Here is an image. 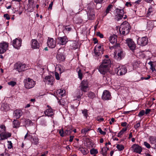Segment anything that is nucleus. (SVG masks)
Segmentation results:
<instances>
[{"instance_id":"nucleus-20","label":"nucleus","mask_w":156,"mask_h":156,"mask_svg":"<svg viewBox=\"0 0 156 156\" xmlns=\"http://www.w3.org/2000/svg\"><path fill=\"white\" fill-rule=\"evenodd\" d=\"M11 134L9 133L4 132L0 134V140H3L7 139L11 136Z\"/></svg>"},{"instance_id":"nucleus-52","label":"nucleus","mask_w":156,"mask_h":156,"mask_svg":"<svg viewBox=\"0 0 156 156\" xmlns=\"http://www.w3.org/2000/svg\"><path fill=\"white\" fill-rule=\"evenodd\" d=\"M144 145L147 148L149 149L151 148V146L150 144L146 142H144Z\"/></svg>"},{"instance_id":"nucleus-57","label":"nucleus","mask_w":156,"mask_h":156,"mask_svg":"<svg viewBox=\"0 0 156 156\" xmlns=\"http://www.w3.org/2000/svg\"><path fill=\"white\" fill-rule=\"evenodd\" d=\"M4 17L6 18V20H9L10 19L9 15L8 14H5L4 15Z\"/></svg>"},{"instance_id":"nucleus-6","label":"nucleus","mask_w":156,"mask_h":156,"mask_svg":"<svg viewBox=\"0 0 156 156\" xmlns=\"http://www.w3.org/2000/svg\"><path fill=\"white\" fill-rule=\"evenodd\" d=\"M15 68L19 72H22L26 69V66L25 64L18 62L15 64Z\"/></svg>"},{"instance_id":"nucleus-63","label":"nucleus","mask_w":156,"mask_h":156,"mask_svg":"<svg viewBox=\"0 0 156 156\" xmlns=\"http://www.w3.org/2000/svg\"><path fill=\"white\" fill-rule=\"evenodd\" d=\"M151 111V109H147L146 110L145 112V113L146 114H147L150 113V112Z\"/></svg>"},{"instance_id":"nucleus-24","label":"nucleus","mask_w":156,"mask_h":156,"mask_svg":"<svg viewBox=\"0 0 156 156\" xmlns=\"http://www.w3.org/2000/svg\"><path fill=\"white\" fill-rule=\"evenodd\" d=\"M70 48L71 49H76L78 48V45L76 41H73L71 42L70 44Z\"/></svg>"},{"instance_id":"nucleus-33","label":"nucleus","mask_w":156,"mask_h":156,"mask_svg":"<svg viewBox=\"0 0 156 156\" xmlns=\"http://www.w3.org/2000/svg\"><path fill=\"white\" fill-rule=\"evenodd\" d=\"M153 25V23L151 21H149L147 22V27L149 30L152 28Z\"/></svg>"},{"instance_id":"nucleus-9","label":"nucleus","mask_w":156,"mask_h":156,"mask_svg":"<svg viewBox=\"0 0 156 156\" xmlns=\"http://www.w3.org/2000/svg\"><path fill=\"white\" fill-rule=\"evenodd\" d=\"M8 43L3 42L0 44V54H2L5 52L8 49Z\"/></svg>"},{"instance_id":"nucleus-56","label":"nucleus","mask_w":156,"mask_h":156,"mask_svg":"<svg viewBox=\"0 0 156 156\" xmlns=\"http://www.w3.org/2000/svg\"><path fill=\"white\" fill-rule=\"evenodd\" d=\"M96 120L100 122H101L104 120V119L98 116L96 118Z\"/></svg>"},{"instance_id":"nucleus-8","label":"nucleus","mask_w":156,"mask_h":156,"mask_svg":"<svg viewBox=\"0 0 156 156\" xmlns=\"http://www.w3.org/2000/svg\"><path fill=\"white\" fill-rule=\"evenodd\" d=\"M148 43L147 39L146 37H139L137 40L138 44L141 46H144L146 45Z\"/></svg>"},{"instance_id":"nucleus-12","label":"nucleus","mask_w":156,"mask_h":156,"mask_svg":"<svg viewBox=\"0 0 156 156\" xmlns=\"http://www.w3.org/2000/svg\"><path fill=\"white\" fill-rule=\"evenodd\" d=\"M47 44L49 47L53 48H55L56 46V42L53 38L48 37Z\"/></svg>"},{"instance_id":"nucleus-19","label":"nucleus","mask_w":156,"mask_h":156,"mask_svg":"<svg viewBox=\"0 0 156 156\" xmlns=\"http://www.w3.org/2000/svg\"><path fill=\"white\" fill-rule=\"evenodd\" d=\"M111 64V62L110 59L108 58H106L103 60L101 65L109 69Z\"/></svg>"},{"instance_id":"nucleus-16","label":"nucleus","mask_w":156,"mask_h":156,"mask_svg":"<svg viewBox=\"0 0 156 156\" xmlns=\"http://www.w3.org/2000/svg\"><path fill=\"white\" fill-rule=\"evenodd\" d=\"M109 68L100 65L98 68V70L101 73L105 75L109 70Z\"/></svg>"},{"instance_id":"nucleus-46","label":"nucleus","mask_w":156,"mask_h":156,"mask_svg":"<svg viewBox=\"0 0 156 156\" xmlns=\"http://www.w3.org/2000/svg\"><path fill=\"white\" fill-rule=\"evenodd\" d=\"M58 132L61 136L62 137H63L64 136V131L63 128L59 130Z\"/></svg>"},{"instance_id":"nucleus-36","label":"nucleus","mask_w":156,"mask_h":156,"mask_svg":"<svg viewBox=\"0 0 156 156\" xmlns=\"http://www.w3.org/2000/svg\"><path fill=\"white\" fill-rule=\"evenodd\" d=\"M13 127L16 128L20 125L18 121L16 120H14L13 122Z\"/></svg>"},{"instance_id":"nucleus-18","label":"nucleus","mask_w":156,"mask_h":156,"mask_svg":"<svg viewBox=\"0 0 156 156\" xmlns=\"http://www.w3.org/2000/svg\"><path fill=\"white\" fill-rule=\"evenodd\" d=\"M45 82L48 83V84L52 85L54 80L53 77L51 76H46L44 78Z\"/></svg>"},{"instance_id":"nucleus-54","label":"nucleus","mask_w":156,"mask_h":156,"mask_svg":"<svg viewBox=\"0 0 156 156\" xmlns=\"http://www.w3.org/2000/svg\"><path fill=\"white\" fill-rule=\"evenodd\" d=\"M96 35L99 37L101 38H102L104 36L103 34L100 33V32H98L97 33Z\"/></svg>"},{"instance_id":"nucleus-50","label":"nucleus","mask_w":156,"mask_h":156,"mask_svg":"<svg viewBox=\"0 0 156 156\" xmlns=\"http://www.w3.org/2000/svg\"><path fill=\"white\" fill-rule=\"evenodd\" d=\"M78 74L79 78L80 79L82 80V73H81V71L80 69H79L78 72Z\"/></svg>"},{"instance_id":"nucleus-14","label":"nucleus","mask_w":156,"mask_h":156,"mask_svg":"<svg viewBox=\"0 0 156 156\" xmlns=\"http://www.w3.org/2000/svg\"><path fill=\"white\" fill-rule=\"evenodd\" d=\"M111 95L110 93L108 90H105L102 96V99L104 100L111 99Z\"/></svg>"},{"instance_id":"nucleus-31","label":"nucleus","mask_w":156,"mask_h":156,"mask_svg":"<svg viewBox=\"0 0 156 156\" xmlns=\"http://www.w3.org/2000/svg\"><path fill=\"white\" fill-rule=\"evenodd\" d=\"M2 110L7 111L9 109L10 107L9 105L7 104H3L2 105Z\"/></svg>"},{"instance_id":"nucleus-2","label":"nucleus","mask_w":156,"mask_h":156,"mask_svg":"<svg viewBox=\"0 0 156 156\" xmlns=\"http://www.w3.org/2000/svg\"><path fill=\"white\" fill-rule=\"evenodd\" d=\"M79 87L82 91L81 92L80 90H79V95L77 96V99L80 98L83 95L82 92H86L88 90V85L87 81V80H83L81 83Z\"/></svg>"},{"instance_id":"nucleus-11","label":"nucleus","mask_w":156,"mask_h":156,"mask_svg":"<svg viewBox=\"0 0 156 156\" xmlns=\"http://www.w3.org/2000/svg\"><path fill=\"white\" fill-rule=\"evenodd\" d=\"M117 40V36L115 35H113L110 36L109 38V41L112 44H115L114 45L111 47L112 48H114L117 47L116 44Z\"/></svg>"},{"instance_id":"nucleus-49","label":"nucleus","mask_w":156,"mask_h":156,"mask_svg":"<svg viewBox=\"0 0 156 156\" xmlns=\"http://www.w3.org/2000/svg\"><path fill=\"white\" fill-rule=\"evenodd\" d=\"M8 84L9 85H11L12 87L14 86L16 84V82L13 81H11L8 82Z\"/></svg>"},{"instance_id":"nucleus-51","label":"nucleus","mask_w":156,"mask_h":156,"mask_svg":"<svg viewBox=\"0 0 156 156\" xmlns=\"http://www.w3.org/2000/svg\"><path fill=\"white\" fill-rule=\"evenodd\" d=\"M72 131H70V130L67 129L66 131L64 132V136L66 135H69V134H70V133H71Z\"/></svg>"},{"instance_id":"nucleus-60","label":"nucleus","mask_w":156,"mask_h":156,"mask_svg":"<svg viewBox=\"0 0 156 156\" xmlns=\"http://www.w3.org/2000/svg\"><path fill=\"white\" fill-rule=\"evenodd\" d=\"M101 153L103 155H105L106 154V151H104L103 148H102L101 151Z\"/></svg>"},{"instance_id":"nucleus-37","label":"nucleus","mask_w":156,"mask_h":156,"mask_svg":"<svg viewBox=\"0 0 156 156\" xmlns=\"http://www.w3.org/2000/svg\"><path fill=\"white\" fill-rule=\"evenodd\" d=\"M29 7L33 9L35 7V5L32 0H28Z\"/></svg>"},{"instance_id":"nucleus-21","label":"nucleus","mask_w":156,"mask_h":156,"mask_svg":"<svg viewBox=\"0 0 156 156\" xmlns=\"http://www.w3.org/2000/svg\"><path fill=\"white\" fill-rule=\"evenodd\" d=\"M58 43L61 45H64L67 42V39L66 37H59L58 38Z\"/></svg>"},{"instance_id":"nucleus-13","label":"nucleus","mask_w":156,"mask_h":156,"mask_svg":"<svg viewBox=\"0 0 156 156\" xmlns=\"http://www.w3.org/2000/svg\"><path fill=\"white\" fill-rule=\"evenodd\" d=\"M22 41L21 39L16 38L13 41L12 45L16 49H19L21 46Z\"/></svg>"},{"instance_id":"nucleus-43","label":"nucleus","mask_w":156,"mask_h":156,"mask_svg":"<svg viewBox=\"0 0 156 156\" xmlns=\"http://www.w3.org/2000/svg\"><path fill=\"white\" fill-rule=\"evenodd\" d=\"M90 152L91 154H97L98 152L97 149L92 148L90 150Z\"/></svg>"},{"instance_id":"nucleus-28","label":"nucleus","mask_w":156,"mask_h":156,"mask_svg":"<svg viewBox=\"0 0 156 156\" xmlns=\"http://www.w3.org/2000/svg\"><path fill=\"white\" fill-rule=\"evenodd\" d=\"M149 140L150 141V143L151 144H155L156 145V137L154 136H150L149 137Z\"/></svg>"},{"instance_id":"nucleus-22","label":"nucleus","mask_w":156,"mask_h":156,"mask_svg":"<svg viewBox=\"0 0 156 156\" xmlns=\"http://www.w3.org/2000/svg\"><path fill=\"white\" fill-rule=\"evenodd\" d=\"M31 47L34 49L39 48L40 45L37 41L35 39H33L31 40Z\"/></svg>"},{"instance_id":"nucleus-61","label":"nucleus","mask_w":156,"mask_h":156,"mask_svg":"<svg viewBox=\"0 0 156 156\" xmlns=\"http://www.w3.org/2000/svg\"><path fill=\"white\" fill-rule=\"evenodd\" d=\"M53 4V2H51V3L49 4L48 9H52V6Z\"/></svg>"},{"instance_id":"nucleus-62","label":"nucleus","mask_w":156,"mask_h":156,"mask_svg":"<svg viewBox=\"0 0 156 156\" xmlns=\"http://www.w3.org/2000/svg\"><path fill=\"white\" fill-rule=\"evenodd\" d=\"M95 48H97V49L98 50H103L102 48V47L101 45H99L98 46H96Z\"/></svg>"},{"instance_id":"nucleus-53","label":"nucleus","mask_w":156,"mask_h":156,"mask_svg":"<svg viewBox=\"0 0 156 156\" xmlns=\"http://www.w3.org/2000/svg\"><path fill=\"white\" fill-rule=\"evenodd\" d=\"M55 78L57 80H59L60 79V77L59 76V74L57 72H55Z\"/></svg>"},{"instance_id":"nucleus-40","label":"nucleus","mask_w":156,"mask_h":156,"mask_svg":"<svg viewBox=\"0 0 156 156\" xmlns=\"http://www.w3.org/2000/svg\"><path fill=\"white\" fill-rule=\"evenodd\" d=\"M90 130V129L88 128H84L81 130V133L85 135L86 133Z\"/></svg>"},{"instance_id":"nucleus-48","label":"nucleus","mask_w":156,"mask_h":156,"mask_svg":"<svg viewBox=\"0 0 156 156\" xmlns=\"http://www.w3.org/2000/svg\"><path fill=\"white\" fill-rule=\"evenodd\" d=\"M145 114V111L144 110H142L138 114V116L141 117L144 115Z\"/></svg>"},{"instance_id":"nucleus-45","label":"nucleus","mask_w":156,"mask_h":156,"mask_svg":"<svg viewBox=\"0 0 156 156\" xmlns=\"http://www.w3.org/2000/svg\"><path fill=\"white\" fill-rule=\"evenodd\" d=\"M97 130L98 132L99 133L101 134L104 135L106 134V132H105L102 131L101 128H98Z\"/></svg>"},{"instance_id":"nucleus-64","label":"nucleus","mask_w":156,"mask_h":156,"mask_svg":"<svg viewBox=\"0 0 156 156\" xmlns=\"http://www.w3.org/2000/svg\"><path fill=\"white\" fill-rule=\"evenodd\" d=\"M123 133L122 132V131H120V132L118 133L117 136L118 137H120V136L123 134Z\"/></svg>"},{"instance_id":"nucleus-30","label":"nucleus","mask_w":156,"mask_h":156,"mask_svg":"<svg viewBox=\"0 0 156 156\" xmlns=\"http://www.w3.org/2000/svg\"><path fill=\"white\" fill-rule=\"evenodd\" d=\"M64 32L67 33H69L72 30V28L69 25L63 26V27Z\"/></svg>"},{"instance_id":"nucleus-41","label":"nucleus","mask_w":156,"mask_h":156,"mask_svg":"<svg viewBox=\"0 0 156 156\" xmlns=\"http://www.w3.org/2000/svg\"><path fill=\"white\" fill-rule=\"evenodd\" d=\"M88 97L90 98L93 99L95 97V95L93 92L90 91L88 93Z\"/></svg>"},{"instance_id":"nucleus-27","label":"nucleus","mask_w":156,"mask_h":156,"mask_svg":"<svg viewBox=\"0 0 156 156\" xmlns=\"http://www.w3.org/2000/svg\"><path fill=\"white\" fill-rule=\"evenodd\" d=\"M65 90H63L59 89L57 90V94L58 97H62L63 96Z\"/></svg>"},{"instance_id":"nucleus-29","label":"nucleus","mask_w":156,"mask_h":156,"mask_svg":"<svg viewBox=\"0 0 156 156\" xmlns=\"http://www.w3.org/2000/svg\"><path fill=\"white\" fill-rule=\"evenodd\" d=\"M148 64L150 65V69L152 70V72H154V71L156 72V70L155 69V67L156 64L153 63L152 61L150 62Z\"/></svg>"},{"instance_id":"nucleus-3","label":"nucleus","mask_w":156,"mask_h":156,"mask_svg":"<svg viewBox=\"0 0 156 156\" xmlns=\"http://www.w3.org/2000/svg\"><path fill=\"white\" fill-rule=\"evenodd\" d=\"M24 83L25 88L27 89L33 88L35 84V82L33 79L29 78L24 80Z\"/></svg>"},{"instance_id":"nucleus-32","label":"nucleus","mask_w":156,"mask_h":156,"mask_svg":"<svg viewBox=\"0 0 156 156\" xmlns=\"http://www.w3.org/2000/svg\"><path fill=\"white\" fill-rule=\"evenodd\" d=\"M78 150L81 151L83 155H85L88 152V151L87 149L84 148L83 147L79 148Z\"/></svg>"},{"instance_id":"nucleus-58","label":"nucleus","mask_w":156,"mask_h":156,"mask_svg":"<svg viewBox=\"0 0 156 156\" xmlns=\"http://www.w3.org/2000/svg\"><path fill=\"white\" fill-rule=\"evenodd\" d=\"M140 126V123L139 122L134 126V128L136 129Z\"/></svg>"},{"instance_id":"nucleus-5","label":"nucleus","mask_w":156,"mask_h":156,"mask_svg":"<svg viewBox=\"0 0 156 156\" xmlns=\"http://www.w3.org/2000/svg\"><path fill=\"white\" fill-rule=\"evenodd\" d=\"M126 43L127 44L129 49L133 51L135 50L136 45L132 39L127 38L126 40Z\"/></svg>"},{"instance_id":"nucleus-55","label":"nucleus","mask_w":156,"mask_h":156,"mask_svg":"<svg viewBox=\"0 0 156 156\" xmlns=\"http://www.w3.org/2000/svg\"><path fill=\"white\" fill-rule=\"evenodd\" d=\"M95 2L96 3L97 5L98 3H101L103 2V0H94Z\"/></svg>"},{"instance_id":"nucleus-17","label":"nucleus","mask_w":156,"mask_h":156,"mask_svg":"<svg viewBox=\"0 0 156 156\" xmlns=\"http://www.w3.org/2000/svg\"><path fill=\"white\" fill-rule=\"evenodd\" d=\"M93 9L89 10L87 12V15L88 19L90 20H93L95 18V15Z\"/></svg>"},{"instance_id":"nucleus-35","label":"nucleus","mask_w":156,"mask_h":156,"mask_svg":"<svg viewBox=\"0 0 156 156\" xmlns=\"http://www.w3.org/2000/svg\"><path fill=\"white\" fill-rule=\"evenodd\" d=\"M123 51H120L117 54V56H118V60H120L123 57Z\"/></svg>"},{"instance_id":"nucleus-39","label":"nucleus","mask_w":156,"mask_h":156,"mask_svg":"<svg viewBox=\"0 0 156 156\" xmlns=\"http://www.w3.org/2000/svg\"><path fill=\"white\" fill-rule=\"evenodd\" d=\"M5 131V127L4 125H1L0 126V133H3Z\"/></svg>"},{"instance_id":"nucleus-25","label":"nucleus","mask_w":156,"mask_h":156,"mask_svg":"<svg viewBox=\"0 0 156 156\" xmlns=\"http://www.w3.org/2000/svg\"><path fill=\"white\" fill-rule=\"evenodd\" d=\"M44 114L48 117H51L53 115V112L51 108L47 109L45 112Z\"/></svg>"},{"instance_id":"nucleus-59","label":"nucleus","mask_w":156,"mask_h":156,"mask_svg":"<svg viewBox=\"0 0 156 156\" xmlns=\"http://www.w3.org/2000/svg\"><path fill=\"white\" fill-rule=\"evenodd\" d=\"M25 122L26 123L29 124V125L32 124L33 123L32 121L29 119H27L26 120Z\"/></svg>"},{"instance_id":"nucleus-10","label":"nucleus","mask_w":156,"mask_h":156,"mask_svg":"<svg viewBox=\"0 0 156 156\" xmlns=\"http://www.w3.org/2000/svg\"><path fill=\"white\" fill-rule=\"evenodd\" d=\"M63 51L62 49H59L58 54L56 56L57 59L59 62L64 61L65 58Z\"/></svg>"},{"instance_id":"nucleus-1","label":"nucleus","mask_w":156,"mask_h":156,"mask_svg":"<svg viewBox=\"0 0 156 156\" xmlns=\"http://www.w3.org/2000/svg\"><path fill=\"white\" fill-rule=\"evenodd\" d=\"M130 29L129 23L125 21L120 26L119 29L120 34L123 35L127 34L129 33Z\"/></svg>"},{"instance_id":"nucleus-26","label":"nucleus","mask_w":156,"mask_h":156,"mask_svg":"<svg viewBox=\"0 0 156 156\" xmlns=\"http://www.w3.org/2000/svg\"><path fill=\"white\" fill-rule=\"evenodd\" d=\"M94 53L96 56H99L103 53V50H98L97 48H94Z\"/></svg>"},{"instance_id":"nucleus-44","label":"nucleus","mask_w":156,"mask_h":156,"mask_svg":"<svg viewBox=\"0 0 156 156\" xmlns=\"http://www.w3.org/2000/svg\"><path fill=\"white\" fill-rule=\"evenodd\" d=\"M82 113L83 114L84 116L86 118H87L88 115L87 114V110L86 109H84V110H82Z\"/></svg>"},{"instance_id":"nucleus-42","label":"nucleus","mask_w":156,"mask_h":156,"mask_svg":"<svg viewBox=\"0 0 156 156\" xmlns=\"http://www.w3.org/2000/svg\"><path fill=\"white\" fill-rule=\"evenodd\" d=\"M116 148L119 151H121L124 149V147L121 144H117L116 146Z\"/></svg>"},{"instance_id":"nucleus-7","label":"nucleus","mask_w":156,"mask_h":156,"mask_svg":"<svg viewBox=\"0 0 156 156\" xmlns=\"http://www.w3.org/2000/svg\"><path fill=\"white\" fill-rule=\"evenodd\" d=\"M127 69L124 66H119L116 70L118 75H122L125 74L127 72Z\"/></svg>"},{"instance_id":"nucleus-38","label":"nucleus","mask_w":156,"mask_h":156,"mask_svg":"<svg viewBox=\"0 0 156 156\" xmlns=\"http://www.w3.org/2000/svg\"><path fill=\"white\" fill-rule=\"evenodd\" d=\"M112 7L113 5L111 4L109 5L108 6L105 12L106 13L105 15H106L111 10V9L112 8Z\"/></svg>"},{"instance_id":"nucleus-15","label":"nucleus","mask_w":156,"mask_h":156,"mask_svg":"<svg viewBox=\"0 0 156 156\" xmlns=\"http://www.w3.org/2000/svg\"><path fill=\"white\" fill-rule=\"evenodd\" d=\"M132 148L133 149V152L137 153L140 154L142 151L141 147L138 144H133L132 147Z\"/></svg>"},{"instance_id":"nucleus-47","label":"nucleus","mask_w":156,"mask_h":156,"mask_svg":"<svg viewBox=\"0 0 156 156\" xmlns=\"http://www.w3.org/2000/svg\"><path fill=\"white\" fill-rule=\"evenodd\" d=\"M8 148L10 149L12 147V144L11 141H8Z\"/></svg>"},{"instance_id":"nucleus-4","label":"nucleus","mask_w":156,"mask_h":156,"mask_svg":"<svg viewBox=\"0 0 156 156\" xmlns=\"http://www.w3.org/2000/svg\"><path fill=\"white\" fill-rule=\"evenodd\" d=\"M116 15L115 16V19L118 21L123 17L124 13V10L122 9L117 8L115 9Z\"/></svg>"},{"instance_id":"nucleus-34","label":"nucleus","mask_w":156,"mask_h":156,"mask_svg":"<svg viewBox=\"0 0 156 156\" xmlns=\"http://www.w3.org/2000/svg\"><path fill=\"white\" fill-rule=\"evenodd\" d=\"M38 139L37 137H33V140L32 141V143L34 144L37 145L38 144Z\"/></svg>"},{"instance_id":"nucleus-23","label":"nucleus","mask_w":156,"mask_h":156,"mask_svg":"<svg viewBox=\"0 0 156 156\" xmlns=\"http://www.w3.org/2000/svg\"><path fill=\"white\" fill-rule=\"evenodd\" d=\"M22 115V112L19 110H16L14 111V116L16 119L19 118Z\"/></svg>"}]
</instances>
